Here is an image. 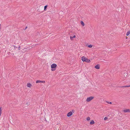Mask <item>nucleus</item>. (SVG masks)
<instances>
[{"label": "nucleus", "instance_id": "obj_1", "mask_svg": "<svg viewBox=\"0 0 130 130\" xmlns=\"http://www.w3.org/2000/svg\"><path fill=\"white\" fill-rule=\"evenodd\" d=\"M82 60L83 61H85L88 63H89L90 62V60L86 58L84 56H83L82 57Z\"/></svg>", "mask_w": 130, "mask_h": 130}, {"label": "nucleus", "instance_id": "obj_2", "mask_svg": "<svg viewBox=\"0 0 130 130\" xmlns=\"http://www.w3.org/2000/svg\"><path fill=\"white\" fill-rule=\"evenodd\" d=\"M94 98L93 96H90L87 98L86 99V101L87 102H89L92 100Z\"/></svg>", "mask_w": 130, "mask_h": 130}, {"label": "nucleus", "instance_id": "obj_3", "mask_svg": "<svg viewBox=\"0 0 130 130\" xmlns=\"http://www.w3.org/2000/svg\"><path fill=\"white\" fill-rule=\"evenodd\" d=\"M57 65L55 64L54 63L52 64L51 66V67L52 68H55L56 67Z\"/></svg>", "mask_w": 130, "mask_h": 130}, {"label": "nucleus", "instance_id": "obj_4", "mask_svg": "<svg viewBox=\"0 0 130 130\" xmlns=\"http://www.w3.org/2000/svg\"><path fill=\"white\" fill-rule=\"evenodd\" d=\"M123 111L124 112H130V110L129 109H126L124 110Z\"/></svg>", "mask_w": 130, "mask_h": 130}, {"label": "nucleus", "instance_id": "obj_5", "mask_svg": "<svg viewBox=\"0 0 130 130\" xmlns=\"http://www.w3.org/2000/svg\"><path fill=\"white\" fill-rule=\"evenodd\" d=\"M45 82L44 81H41L40 80H37L36 81V83H45Z\"/></svg>", "mask_w": 130, "mask_h": 130}, {"label": "nucleus", "instance_id": "obj_6", "mask_svg": "<svg viewBox=\"0 0 130 130\" xmlns=\"http://www.w3.org/2000/svg\"><path fill=\"white\" fill-rule=\"evenodd\" d=\"M72 115V113L71 111L69 112L67 114V116L68 117H70Z\"/></svg>", "mask_w": 130, "mask_h": 130}, {"label": "nucleus", "instance_id": "obj_7", "mask_svg": "<svg viewBox=\"0 0 130 130\" xmlns=\"http://www.w3.org/2000/svg\"><path fill=\"white\" fill-rule=\"evenodd\" d=\"M27 86L28 87H30L32 86V85L29 83H28L27 84Z\"/></svg>", "mask_w": 130, "mask_h": 130}, {"label": "nucleus", "instance_id": "obj_8", "mask_svg": "<svg viewBox=\"0 0 130 130\" xmlns=\"http://www.w3.org/2000/svg\"><path fill=\"white\" fill-rule=\"evenodd\" d=\"M95 68L96 69H99L100 68V66L98 64L95 66Z\"/></svg>", "mask_w": 130, "mask_h": 130}, {"label": "nucleus", "instance_id": "obj_9", "mask_svg": "<svg viewBox=\"0 0 130 130\" xmlns=\"http://www.w3.org/2000/svg\"><path fill=\"white\" fill-rule=\"evenodd\" d=\"M94 121L93 120H92L90 122V124H91V125H92V124H94Z\"/></svg>", "mask_w": 130, "mask_h": 130}, {"label": "nucleus", "instance_id": "obj_10", "mask_svg": "<svg viewBox=\"0 0 130 130\" xmlns=\"http://www.w3.org/2000/svg\"><path fill=\"white\" fill-rule=\"evenodd\" d=\"M75 37H76V36L75 35L73 37L71 36L70 37V39H71V40H73V38H75Z\"/></svg>", "mask_w": 130, "mask_h": 130}, {"label": "nucleus", "instance_id": "obj_11", "mask_svg": "<svg viewBox=\"0 0 130 130\" xmlns=\"http://www.w3.org/2000/svg\"><path fill=\"white\" fill-rule=\"evenodd\" d=\"M81 24L83 26H84L85 25V24H84V22L83 21H82L81 22Z\"/></svg>", "mask_w": 130, "mask_h": 130}, {"label": "nucleus", "instance_id": "obj_12", "mask_svg": "<svg viewBox=\"0 0 130 130\" xmlns=\"http://www.w3.org/2000/svg\"><path fill=\"white\" fill-rule=\"evenodd\" d=\"M130 34V31H128L126 35L127 36H128Z\"/></svg>", "mask_w": 130, "mask_h": 130}, {"label": "nucleus", "instance_id": "obj_13", "mask_svg": "<svg viewBox=\"0 0 130 130\" xmlns=\"http://www.w3.org/2000/svg\"><path fill=\"white\" fill-rule=\"evenodd\" d=\"M47 5H46L44 7V11L46 10V8H47Z\"/></svg>", "mask_w": 130, "mask_h": 130}, {"label": "nucleus", "instance_id": "obj_14", "mask_svg": "<svg viewBox=\"0 0 130 130\" xmlns=\"http://www.w3.org/2000/svg\"><path fill=\"white\" fill-rule=\"evenodd\" d=\"M106 102L108 104H112V103L111 102H109L108 101H106Z\"/></svg>", "mask_w": 130, "mask_h": 130}, {"label": "nucleus", "instance_id": "obj_15", "mask_svg": "<svg viewBox=\"0 0 130 130\" xmlns=\"http://www.w3.org/2000/svg\"><path fill=\"white\" fill-rule=\"evenodd\" d=\"M90 117H88L87 118V120L88 121V120H90Z\"/></svg>", "mask_w": 130, "mask_h": 130}, {"label": "nucleus", "instance_id": "obj_16", "mask_svg": "<svg viewBox=\"0 0 130 130\" xmlns=\"http://www.w3.org/2000/svg\"><path fill=\"white\" fill-rule=\"evenodd\" d=\"M92 46L90 44L88 45V47L89 48H91L92 47Z\"/></svg>", "mask_w": 130, "mask_h": 130}, {"label": "nucleus", "instance_id": "obj_17", "mask_svg": "<svg viewBox=\"0 0 130 130\" xmlns=\"http://www.w3.org/2000/svg\"><path fill=\"white\" fill-rule=\"evenodd\" d=\"M108 119V118L107 117H105L104 118V120H105Z\"/></svg>", "mask_w": 130, "mask_h": 130}, {"label": "nucleus", "instance_id": "obj_18", "mask_svg": "<svg viewBox=\"0 0 130 130\" xmlns=\"http://www.w3.org/2000/svg\"><path fill=\"white\" fill-rule=\"evenodd\" d=\"M26 104V105L27 106L29 105V103H27Z\"/></svg>", "mask_w": 130, "mask_h": 130}, {"label": "nucleus", "instance_id": "obj_19", "mask_svg": "<svg viewBox=\"0 0 130 130\" xmlns=\"http://www.w3.org/2000/svg\"><path fill=\"white\" fill-rule=\"evenodd\" d=\"M130 87V85L129 86H125V87Z\"/></svg>", "mask_w": 130, "mask_h": 130}, {"label": "nucleus", "instance_id": "obj_20", "mask_svg": "<svg viewBox=\"0 0 130 130\" xmlns=\"http://www.w3.org/2000/svg\"><path fill=\"white\" fill-rule=\"evenodd\" d=\"M55 69H52L51 70L52 71H54L55 70Z\"/></svg>", "mask_w": 130, "mask_h": 130}, {"label": "nucleus", "instance_id": "obj_21", "mask_svg": "<svg viewBox=\"0 0 130 130\" xmlns=\"http://www.w3.org/2000/svg\"><path fill=\"white\" fill-rule=\"evenodd\" d=\"M27 26L24 29V30H26L27 28Z\"/></svg>", "mask_w": 130, "mask_h": 130}, {"label": "nucleus", "instance_id": "obj_22", "mask_svg": "<svg viewBox=\"0 0 130 130\" xmlns=\"http://www.w3.org/2000/svg\"><path fill=\"white\" fill-rule=\"evenodd\" d=\"M125 86H122L121 87H125Z\"/></svg>", "mask_w": 130, "mask_h": 130}, {"label": "nucleus", "instance_id": "obj_23", "mask_svg": "<svg viewBox=\"0 0 130 130\" xmlns=\"http://www.w3.org/2000/svg\"><path fill=\"white\" fill-rule=\"evenodd\" d=\"M1 24H0V29H1Z\"/></svg>", "mask_w": 130, "mask_h": 130}, {"label": "nucleus", "instance_id": "obj_24", "mask_svg": "<svg viewBox=\"0 0 130 130\" xmlns=\"http://www.w3.org/2000/svg\"><path fill=\"white\" fill-rule=\"evenodd\" d=\"M72 112H73V111H74V110H72Z\"/></svg>", "mask_w": 130, "mask_h": 130}, {"label": "nucleus", "instance_id": "obj_25", "mask_svg": "<svg viewBox=\"0 0 130 130\" xmlns=\"http://www.w3.org/2000/svg\"><path fill=\"white\" fill-rule=\"evenodd\" d=\"M19 49L20 50V48H19Z\"/></svg>", "mask_w": 130, "mask_h": 130}, {"label": "nucleus", "instance_id": "obj_26", "mask_svg": "<svg viewBox=\"0 0 130 130\" xmlns=\"http://www.w3.org/2000/svg\"><path fill=\"white\" fill-rule=\"evenodd\" d=\"M19 49L20 50V48H19Z\"/></svg>", "mask_w": 130, "mask_h": 130}]
</instances>
